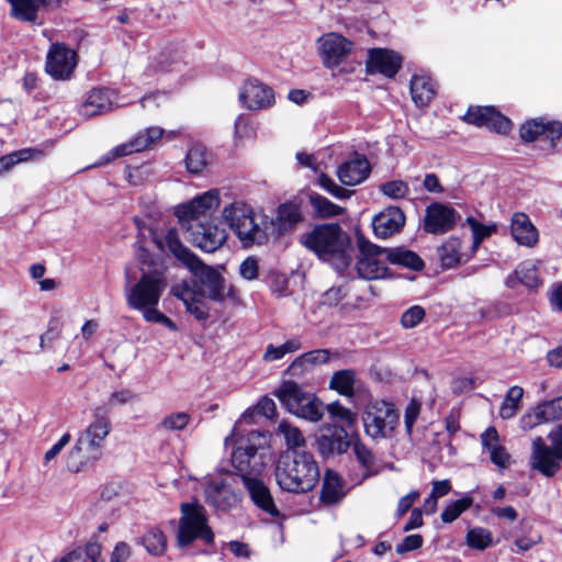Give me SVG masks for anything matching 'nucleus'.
Segmentation results:
<instances>
[{"mask_svg": "<svg viewBox=\"0 0 562 562\" xmlns=\"http://www.w3.org/2000/svg\"><path fill=\"white\" fill-rule=\"evenodd\" d=\"M405 225V214L397 206H390L376 214L372 221L374 234L380 238H389L401 232Z\"/></svg>", "mask_w": 562, "mask_h": 562, "instance_id": "412c9836", "label": "nucleus"}, {"mask_svg": "<svg viewBox=\"0 0 562 562\" xmlns=\"http://www.w3.org/2000/svg\"><path fill=\"white\" fill-rule=\"evenodd\" d=\"M222 214L244 247L262 245L268 240L266 216L256 214L250 205L233 202L224 206Z\"/></svg>", "mask_w": 562, "mask_h": 562, "instance_id": "423d86ee", "label": "nucleus"}, {"mask_svg": "<svg viewBox=\"0 0 562 562\" xmlns=\"http://www.w3.org/2000/svg\"><path fill=\"white\" fill-rule=\"evenodd\" d=\"M239 100L248 110L256 111L271 106L274 94L271 88L256 79L247 80L239 92Z\"/></svg>", "mask_w": 562, "mask_h": 562, "instance_id": "f3484780", "label": "nucleus"}, {"mask_svg": "<svg viewBox=\"0 0 562 562\" xmlns=\"http://www.w3.org/2000/svg\"><path fill=\"white\" fill-rule=\"evenodd\" d=\"M516 282H519L529 289L537 288L540 280L535 263L530 261L520 263L515 269L514 273L507 278L506 284L508 286H515Z\"/></svg>", "mask_w": 562, "mask_h": 562, "instance_id": "473e14b6", "label": "nucleus"}, {"mask_svg": "<svg viewBox=\"0 0 562 562\" xmlns=\"http://www.w3.org/2000/svg\"><path fill=\"white\" fill-rule=\"evenodd\" d=\"M317 182L324 190H326L336 199L345 200L350 198L352 193V191L344 189L336 184L335 181L325 173L319 175Z\"/></svg>", "mask_w": 562, "mask_h": 562, "instance_id": "13d9d810", "label": "nucleus"}, {"mask_svg": "<svg viewBox=\"0 0 562 562\" xmlns=\"http://www.w3.org/2000/svg\"><path fill=\"white\" fill-rule=\"evenodd\" d=\"M350 447L347 434L322 435L317 439V449L324 457L333 453H344Z\"/></svg>", "mask_w": 562, "mask_h": 562, "instance_id": "72a5a7b5", "label": "nucleus"}, {"mask_svg": "<svg viewBox=\"0 0 562 562\" xmlns=\"http://www.w3.org/2000/svg\"><path fill=\"white\" fill-rule=\"evenodd\" d=\"M424 317L425 310L419 305H414L402 314L401 324L404 328H414Z\"/></svg>", "mask_w": 562, "mask_h": 562, "instance_id": "052dcab7", "label": "nucleus"}, {"mask_svg": "<svg viewBox=\"0 0 562 562\" xmlns=\"http://www.w3.org/2000/svg\"><path fill=\"white\" fill-rule=\"evenodd\" d=\"M385 258L393 265H400L413 270H422L424 267L423 260L417 254L403 248L385 249Z\"/></svg>", "mask_w": 562, "mask_h": 562, "instance_id": "f704fd0d", "label": "nucleus"}, {"mask_svg": "<svg viewBox=\"0 0 562 562\" xmlns=\"http://www.w3.org/2000/svg\"><path fill=\"white\" fill-rule=\"evenodd\" d=\"M33 149H22L0 158V175L9 171L15 164L31 158Z\"/></svg>", "mask_w": 562, "mask_h": 562, "instance_id": "bf43d9fd", "label": "nucleus"}, {"mask_svg": "<svg viewBox=\"0 0 562 562\" xmlns=\"http://www.w3.org/2000/svg\"><path fill=\"white\" fill-rule=\"evenodd\" d=\"M352 452L359 463L366 469L371 470L375 464V457L372 451L360 440L352 443Z\"/></svg>", "mask_w": 562, "mask_h": 562, "instance_id": "6e6d98bb", "label": "nucleus"}, {"mask_svg": "<svg viewBox=\"0 0 562 562\" xmlns=\"http://www.w3.org/2000/svg\"><path fill=\"white\" fill-rule=\"evenodd\" d=\"M155 243L161 250H168L198 279L173 284L171 294L181 300L188 313L198 321L210 317V307L205 299L222 303L227 297L235 299L236 291L225 284V280L215 268L204 263L194 252L186 247L176 228H168L162 237H155Z\"/></svg>", "mask_w": 562, "mask_h": 562, "instance_id": "f257e3e1", "label": "nucleus"}, {"mask_svg": "<svg viewBox=\"0 0 562 562\" xmlns=\"http://www.w3.org/2000/svg\"><path fill=\"white\" fill-rule=\"evenodd\" d=\"M402 58L395 52L385 48L369 50L367 67L370 72H380L386 77H394L401 68Z\"/></svg>", "mask_w": 562, "mask_h": 562, "instance_id": "4be33fe9", "label": "nucleus"}, {"mask_svg": "<svg viewBox=\"0 0 562 562\" xmlns=\"http://www.w3.org/2000/svg\"><path fill=\"white\" fill-rule=\"evenodd\" d=\"M180 510L181 517L177 533L178 546L187 547L198 539L206 544H211L214 540V535L207 525L205 508L194 502L181 504Z\"/></svg>", "mask_w": 562, "mask_h": 562, "instance_id": "6e6552de", "label": "nucleus"}, {"mask_svg": "<svg viewBox=\"0 0 562 562\" xmlns=\"http://www.w3.org/2000/svg\"><path fill=\"white\" fill-rule=\"evenodd\" d=\"M78 555L80 562H105L101 557V547L95 542L88 543L85 548H78Z\"/></svg>", "mask_w": 562, "mask_h": 562, "instance_id": "680f3d73", "label": "nucleus"}, {"mask_svg": "<svg viewBox=\"0 0 562 562\" xmlns=\"http://www.w3.org/2000/svg\"><path fill=\"white\" fill-rule=\"evenodd\" d=\"M310 202L314 211L321 217H335L344 213L345 209L333 203L319 194H311Z\"/></svg>", "mask_w": 562, "mask_h": 562, "instance_id": "37998d69", "label": "nucleus"}, {"mask_svg": "<svg viewBox=\"0 0 562 562\" xmlns=\"http://www.w3.org/2000/svg\"><path fill=\"white\" fill-rule=\"evenodd\" d=\"M303 244L338 272H342L351 262L350 239L338 224L315 226L303 236Z\"/></svg>", "mask_w": 562, "mask_h": 562, "instance_id": "39448f33", "label": "nucleus"}, {"mask_svg": "<svg viewBox=\"0 0 562 562\" xmlns=\"http://www.w3.org/2000/svg\"><path fill=\"white\" fill-rule=\"evenodd\" d=\"M142 543L149 554L161 555L167 548L166 537L159 529H150L143 538Z\"/></svg>", "mask_w": 562, "mask_h": 562, "instance_id": "c03bdc74", "label": "nucleus"}, {"mask_svg": "<svg viewBox=\"0 0 562 562\" xmlns=\"http://www.w3.org/2000/svg\"><path fill=\"white\" fill-rule=\"evenodd\" d=\"M347 296L348 291L345 286H331L321 295L319 305L329 308L340 307Z\"/></svg>", "mask_w": 562, "mask_h": 562, "instance_id": "603ef678", "label": "nucleus"}, {"mask_svg": "<svg viewBox=\"0 0 562 562\" xmlns=\"http://www.w3.org/2000/svg\"><path fill=\"white\" fill-rule=\"evenodd\" d=\"M181 66L180 52H158L150 60L149 67L155 72H169L179 70Z\"/></svg>", "mask_w": 562, "mask_h": 562, "instance_id": "e433bc0d", "label": "nucleus"}, {"mask_svg": "<svg viewBox=\"0 0 562 562\" xmlns=\"http://www.w3.org/2000/svg\"><path fill=\"white\" fill-rule=\"evenodd\" d=\"M164 130L158 126H151L144 132L137 134L127 143L121 144L112 148V150L103 158L102 164L110 162L113 159L124 157L134 153L143 151L161 138Z\"/></svg>", "mask_w": 562, "mask_h": 562, "instance_id": "ddd939ff", "label": "nucleus"}, {"mask_svg": "<svg viewBox=\"0 0 562 562\" xmlns=\"http://www.w3.org/2000/svg\"><path fill=\"white\" fill-rule=\"evenodd\" d=\"M423 546V537L420 535L406 536L397 546L396 552L403 554L419 549Z\"/></svg>", "mask_w": 562, "mask_h": 562, "instance_id": "338daca9", "label": "nucleus"}, {"mask_svg": "<svg viewBox=\"0 0 562 562\" xmlns=\"http://www.w3.org/2000/svg\"><path fill=\"white\" fill-rule=\"evenodd\" d=\"M311 393H305L300 385L294 382H284L276 392L274 395L293 414L297 407L302 405L304 398Z\"/></svg>", "mask_w": 562, "mask_h": 562, "instance_id": "2f4dec72", "label": "nucleus"}, {"mask_svg": "<svg viewBox=\"0 0 562 562\" xmlns=\"http://www.w3.org/2000/svg\"><path fill=\"white\" fill-rule=\"evenodd\" d=\"M150 175L147 166L134 167L127 172V180L132 186H140Z\"/></svg>", "mask_w": 562, "mask_h": 562, "instance_id": "774afa93", "label": "nucleus"}, {"mask_svg": "<svg viewBox=\"0 0 562 562\" xmlns=\"http://www.w3.org/2000/svg\"><path fill=\"white\" fill-rule=\"evenodd\" d=\"M278 434L284 439L286 451L304 450L306 446L302 431L291 423L282 420L278 425Z\"/></svg>", "mask_w": 562, "mask_h": 562, "instance_id": "4c0bfd02", "label": "nucleus"}, {"mask_svg": "<svg viewBox=\"0 0 562 562\" xmlns=\"http://www.w3.org/2000/svg\"><path fill=\"white\" fill-rule=\"evenodd\" d=\"M117 99L116 92L111 89L98 88L91 90L79 108V113L85 117L104 114L111 111Z\"/></svg>", "mask_w": 562, "mask_h": 562, "instance_id": "aec40b11", "label": "nucleus"}, {"mask_svg": "<svg viewBox=\"0 0 562 562\" xmlns=\"http://www.w3.org/2000/svg\"><path fill=\"white\" fill-rule=\"evenodd\" d=\"M381 191L384 195L391 199H404L409 193V188L406 182L402 180H392L381 186Z\"/></svg>", "mask_w": 562, "mask_h": 562, "instance_id": "4d7b16f0", "label": "nucleus"}, {"mask_svg": "<svg viewBox=\"0 0 562 562\" xmlns=\"http://www.w3.org/2000/svg\"><path fill=\"white\" fill-rule=\"evenodd\" d=\"M92 422L80 434L67 456L66 464L71 472H79L89 462L102 457L104 441L112 429L109 407L97 405L92 411Z\"/></svg>", "mask_w": 562, "mask_h": 562, "instance_id": "20e7f679", "label": "nucleus"}, {"mask_svg": "<svg viewBox=\"0 0 562 562\" xmlns=\"http://www.w3.org/2000/svg\"><path fill=\"white\" fill-rule=\"evenodd\" d=\"M366 434L373 440L392 439L400 424L395 405L383 400L370 401L362 413Z\"/></svg>", "mask_w": 562, "mask_h": 562, "instance_id": "0eeeda50", "label": "nucleus"}, {"mask_svg": "<svg viewBox=\"0 0 562 562\" xmlns=\"http://www.w3.org/2000/svg\"><path fill=\"white\" fill-rule=\"evenodd\" d=\"M206 501L217 510H228L236 506L239 496L222 480H212L205 486Z\"/></svg>", "mask_w": 562, "mask_h": 562, "instance_id": "393cba45", "label": "nucleus"}, {"mask_svg": "<svg viewBox=\"0 0 562 562\" xmlns=\"http://www.w3.org/2000/svg\"><path fill=\"white\" fill-rule=\"evenodd\" d=\"M257 448L252 445L239 446L232 452V464L240 473L244 482L245 475L254 476L260 471L261 463L256 460Z\"/></svg>", "mask_w": 562, "mask_h": 562, "instance_id": "c85d7f7f", "label": "nucleus"}, {"mask_svg": "<svg viewBox=\"0 0 562 562\" xmlns=\"http://www.w3.org/2000/svg\"><path fill=\"white\" fill-rule=\"evenodd\" d=\"M436 94L432 79L425 75H415L411 80V95L417 106L427 105Z\"/></svg>", "mask_w": 562, "mask_h": 562, "instance_id": "7c9ffc66", "label": "nucleus"}, {"mask_svg": "<svg viewBox=\"0 0 562 562\" xmlns=\"http://www.w3.org/2000/svg\"><path fill=\"white\" fill-rule=\"evenodd\" d=\"M328 349H316L297 357L288 368L286 372L292 376H301L315 366L326 363L329 360Z\"/></svg>", "mask_w": 562, "mask_h": 562, "instance_id": "c756f323", "label": "nucleus"}, {"mask_svg": "<svg viewBox=\"0 0 562 562\" xmlns=\"http://www.w3.org/2000/svg\"><path fill=\"white\" fill-rule=\"evenodd\" d=\"M544 136L554 145L562 136V124L560 122H544L541 119H532L520 126V137L525 142H533Z\"/></svg>", "mask_w": 562, "mask_h": 562, "instance_id": "5701e85b", "label": "nucleus"}, {"mask_svg": "<svg viewBox=\"0 0 562 562\" xmlns=\"http://www.w3.org/2000/svg\"><path fill=\"white\" fill-rule=\"evenodd\" d=\"M293 415L313 423L319 422L324 415L323 404L313 394H310Z\"/></svg>", "mask_w": 562, "mask_h": 562, "instance_id": "ea45409f", "label": "nucleus"}, {"mask_svg": "<svg viewBox=\"0 0 562 562\" xmlns=\"http://www.w3.org/2000/svg\"><path fill=\"white\" fill-rule=\"evenodd\" d=\"M370 175L369 161L361 156L344 162L337 171L340 182L345 186H357Z\"/></svg>", "mask_w": 562, "mask_h": 562, "instance_id": "cd10ccee", "label": "nucleus"}, {"mask_svg": "<svg viewBox=\"0 0 562 562\" xmlns=\"http://www.w3.org/2000/svg\"><path fill=\"white\" fill-rule=\"evenodd\" d=\"M63 330V323L53 317L48 322L47 330L40 338V347L42 350L53 349V342L60 338Z\"/></svg>", "mask_w": 562, "mask_h": 562, "instance_id": "3c124183", "label": "nucleus"}, {"mask_svg": "<svg viewBox=\"0 0 562 562\" xmlns=\"http://www.w3.org/2000/svg\"><path fill=\"white\" fill-rule=\"evenodd\" d=\"M360 258L356 268L360 278L367 280L382 279L386 277L387 268L382 257L385 249L369 241H359Z\"/></svg>", "mask_w": 562, "mask_h": 562, "instance_id": "9d476101", "label": "nucleus"}, {"mask_svg": "<svg viewBox=\"0 0 562 562\" xmlns=\"http://www.w3.org/2000/svg\"><path fill=\"white\" fill-rule=\"evenodd\" d=\"M327 412L344 426H353L357 422V414L345 407L339 402H333L327 406Z\"/></svg>", "mask_w": 562, "mask_h": 562, "instance_id": "5fc2aeb1", "label": "nucleus"}, {"mask_svg": "<svg viewBox=\"0 0 562 562\" xmlns=\"http://www.w3.org/2000/svg\"><path fill=\"white\" fill-rule=\"evenodd\" d=\"M438 256L443 268L451 269L461 262V240L452 237L438 248Z\"/></svg>", "mask_w": 562, "mask_h": 562, "instance_id": "c9c22d12", "label": "nucleus"}, {"mask_svg": "<svg viewBox=\"0 0 562 562\" xmlns=\"http://www.w3.org/2000/svg\"><path fill=\"white\" fill-rule=\"evenodd\" d=\"M316 49L325 68L334 69L347 60L353 43L337 32H328L316 41Z\"/></svg>", "mask_w": 562, "mask_h": 562, "instance_id": "1a4fd4ad", "label": "nucleus"}, {"mask_svg": "<svg viewBox=\"0 0 562 562\" xmlns=\"http://www.w3.org/2000/svg\"><path fill=\"white\" fill-rule=\"evenodd\" d=\"M561 460L562 458L557 453L555 448L547 446L541 437L533 439L530 457V465L533 470L551 477L559 471Z\"/></svg>", "mask_w": 562, "mask_h": 562, "instance_id": "2eb2a0df", "label": "nucleus"}, {"mask_svg": "<svg viewBox=\"0 0 562 562\" xmlns=\"http://www.w3.org/2000/svg\"><path fill=\"white\" fill-rule=\"evenodd\" d=\"M465 542L470 548L482 551L492 546L493 535L485 528L474 527L468 531Z\"/></svg>", "mask_w": 562, "mask_h": 562, "instance_id": "de8ad7c7", "label": "nucleus"}, {"mask_svg": "<svg viewBox=\"0 0 562 562\" xmlns=\"http://www.w3.org/2000/svg\"><path fill=\"white\" fill-rule=\"evenodd\" d=\"M191 422V415L186 412H176L166 415L158 424L157 429L162 431L183 430Z\"/></svg>", "mask_w": 562, "mask_h": 562, "instance_id": "a18cd8bd", "label": "nucleus"}, {"mask_svg": "<svg viewBox=\"0 0 562 562\" xmlns=\"http://www.w3.org/2000/svg\"><path fill=\"white\" fill-rule=\"evenodd\" d=\"M259 272V263L257 258L247 257L239 266L240 276L248 281L257 279Z\"/></svg>", "mask_w": 562, "mask_h": 562, "instance_id": "0e129e2a", "label": "nucleus"}, {"mask_svg": "<svg viewBox=\"0 0 562 562\" xmlns=\"http://www.w3.org/2000/svg\"><path fill=\"white\" fill-rule=\"evenodd\" d=\"M420 414V403L412 400L405 408L404 424L408 436L412 435L413 427Z\"/></svg>", "mask_w": 562, "mask_h": 562, "instance_id": "e2e57ef3", "label": "nucleus"}, {"mask_svg": "<svg viewBox=\"0 0 562 562\" xmlns=\"http://www.w3.org/2000/svg\"><path fill=\"white\" fill-rule=\"evenodd\" d=\"M166 286L164 273H143L136 283L125 286L126 304L130 308L139 311L146 322L161 324L171 331H177L176 323L157 308Z\"/></svg>", "mask_w": 562, "mask_h": 562, "instance_id": "7ed1b4c3", "label": "nucleus"}, {"mask_svg": "<svg viewBox=\"0 0 562 562\" xmlns=\"http://www.w3.org/2000/svg\"><path fill=\"white\" fill-rule=\"evenodd\" d=\"M510 234L514 240L525 247L532 248L538 244L539 233L525 213H515L510 222Z\"/></svg>", "mask_w": 562, "mask_h": 562, "instance_id": "a878e982", "label": "nucleus"}, {"mask_svg": "<svg viewBox=\"0 0 562 562\" xmlns=\"http://www.w3.org/2000/svg\"><path fill=\"white\" fill-rule=\"evenodd\" d=\"M473 504V498L470 496L462 497L454 502H451L446 506L441 513V520L446 524H450L458 519L462 513L470 508Z\"/></svg>", "mask_w": 562, "mask_h": 562, "instance_id": "09e8293b", "label": "nucleus"}, {"mask_svg": "<svg viewBox=\"0 0 562 562\" xmlns=\"http://www.w3.org/2000/svg\"><path fill=\"white\" fill-rule=\"evenodd\" d=\"M562 419V396L537 405L521 417L524 429H532L538 425Z\"/></svg>", "mask_w": 562, "mask_h": 562, "instance_id": "6ab92c4d", "label": "nucleus"}, {"mask_svg": "<svg viewBox=\"0 0 562 562\" xmlns=\"http://www.w3.org/2000/svg\"><path fill=\"white\" fill-rule=\"evenodd\" d=\"M243 483L248 491L251 501L258 508L272 517L279 516L280 513L274 504L271 492L261 480L256 476L245 475Z\"/></svg>", "mask_w": 562, "mask_h": 562, "instance_id": "b1692460", "label": "nucleus"}, {"mask_svg": "<svg viewBox=\"0 0 562 562\" xmlns=\"http://www.w3.org/2000/svg\"><path fill=\"white\" fill-rule=\"evenodd\" d=\"M11 4V15L15 19L34 22L37 18L38 4L36 0H8Z\"/></svg>", "mask_w": 562, "mask_h": 562, "instance_id": "79ce46f5", "label": "nucleus"}, {"mask_svg": "<svg viewBox=\"0 0 562 562\" xmlns=\"http://www.w3.org/2000/svg\"><path fill=\"white\" fill-rule=\"evenodd\" d=\"M522 395V387L518 385L509 387L499 407V416L503 419H509L516 415L520 407Z\"/></svg>", "mask_w": 562, "mask_h": 562, "instance_id": "a19ab883", "label": "nucleus"}, {"mask_svg": "<svg viewBox=\"0 0 562 562\" xmlns=\"http://www.w3.org/2000/svg\"><path fill=\"white\" fill-rule=\"evenodd\" d=\"M460 220V214L450 205L440 202L429 204L425 210L424 231L441 235L451 231Z\"/></svg>", "mask_w": 562, "mask_h": 562, "instance_id": "f8f14e48", "label": "nucleus"}, {"mask_svg": "<svg viewBox=\"0 0 562 562\" xmlns=\"http://www.w3.org/2000/svg\"><path fill=\"white\" fill-rule=\"evenodd\" d=\"M220 205V195L215 190L207 191L189 203L180 205L176 210V215L183 226L186 223L193 221L201 215H204L207 211L216 209Z\"/></svg>", "mask_w": 562, "mask_h": 562, "instance_id": "a211bd4d", "label": "nucleus"}, {"mask_svg": "<svg viewBox=\"0 0 562 562\" xmlns=\"http://www.w3.org/2000/svg\"><path fill=\"white\" fill-rule=\"evenodd\" d=\"M319 468L312 453L305 450L282 452L276 463L274 477L282 491L303 494L319 481Z\"/></svg>", "mask_w": 562, "mask_h": 562, "instance_id": "f03ea898", "label": "nucleus"}, {"mask_svg": "<svg viewBox=\"0 0 562 562\" xmlns=\"http://www.w3.org/2000/svg\"><path fill=\"white\" fill-rule=\"evenodd\" d=\"M76 66V53L64 44H53L46 61L47 72L55 79H66Z\"/></svg>", "mask_w": 562, "mask_h": 562, "instance_id": "dca6fc26", "label": "nucleus"}, {"mask_svg": "<svg viewBox=\"0 0 562 562\" xmlns=\"http://www.w3.org/2000/svg\"><path fill=\"white\" fill-rule=\"evenodd\" d=\"M482 446L487 450L490 454L496 451L502 445H499V436L494 427H488L481 435Z\"/></svg>", "mask_w": 562, "mask_h": 562, "instance_id": "69168bd1", "label": "nucleus"}, {"mask_svg": "<svg viewBox=\"0 0 562 562\" xmlns=\"http://www.w3.org/2000/svg\"><path fill=\"white\" fill-rule=\"evenodd\" d=\"M344 479L333 470H326L321 490L319 501L325 506H335L346 497Z\"/></svg>", "mask_w": 562, "mask_h": 562, "instance_id": "bb28decb", "label": "nucleus"}, {"mask_svg": "<svg viewBox=\"0 0 562 562\" xmlns=\"http://www.w3.org/2000/svg\"><path fill=\"white\" fill-rule=\"evenodd\" d=\"M187 169L191 173H200L207 165L206 148L202 145L192 146L186 157Z\"/></svg>", "mask_w": 562, "mask_h": 562, "instance_id": "49530a36", "label": "nucleus"}, {"mask_svg": "<svg viewBox=\"0 0 562 562\" xmlns=\"http://www.w3.org/2000/svg\"><path fill=\"white\" fill-rule=\"evenodd\" d=\"M356 372L350 369L340 370L333 374L329 386L344 396L351 397L355 394Z\"/></svg>", "mask_w": 562, "mask_h": 562, "instance_id": "58836bf2", "label": "nucleus"}, {"mask_svg": "<svg viewBox=\"0 0 562 562\" xmlns=\"http://www.w3.org/2000/svg\"><path fill=\"white\" fill-rule=\"evenodd\" d=\"M277 220L283 229H288L299 223L302 216L295 204L285 203L279 206Z\"/></svg>", "mask_w": 562, "mask_h": 562, "instance_id": "8fccbe9b", "label": "nucleus"}, {"mask_svg": "<svg viewBox=\"0 0 562 562\" xmlns=\"http://www.w3.org/2000/svg\"><path fill=\"white\" fill-rule=\"evenodd\" d=\"M463 120L476 126H484L499 134H506L510 127V121L501 114L494 106H471Z\"/></svg>", "mask_w": 562, "mask_h": 562, "instance_id": "4468645a", "label": "nucleus"}, {"mask_svg": "<svg viewBox=\"0 0 562 562\" xmlns=\"http://www.w3.org/2000/svg\"><path fill=\"white\" fill-rule=\"evenodd\" d=\"M189 233L190 241L206 252H214L226 241V232L212 222L191 223L184 226Z\"/></svg>", "mask_w": 562, "mask_h": 562, "instance_id": "9b49d317", "label": "nucleus"}, {"mask_svg": "<svg viewBox=\"0 0 562 562\" xmlns=\"http://www.w3.org/2000/svg\"><path fill=\"white\" fill-rule=\"evenodd\" d=\"M467 223L470 226L473 234V251L477 249L480 244L493 233L496 232V225H484L479 223L473 217H468Z\"/></svg>", "mask_w": 562, "mask_h": 562, "instance_id": "864d4df0", "label": "nucleus"}]
</instances>
